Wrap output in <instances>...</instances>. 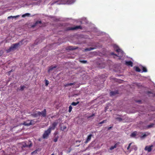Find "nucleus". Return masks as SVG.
<instances>
[{"label": "nucleus", "mask_w": 155, "mask_h": 155, "mask_svg": "<svg viewBox=\"0 0 155 155\" xmlns=\"http://www.w3.org/2000/svg\"><path fill=\"white\" fill-rule=\"evenodd\" d=\"M117 144H115L114 146H112L110 148V150H112L114 148H116L117 147Z\"/></svg>", "instance_id": "13"}, {"label": "nucleus", "mask_w": 155, "mask_h": 155, "mask_svg": "<svg viewBox=\"0 0 155 155\" xmlns=\"http://www.w3.org/2000/svg\"><path fill=\"white\" fill-rule=\"evenodd\" d=\"M67 128V127L66 126H63L61 127V129L62 130H65Z\"/></svg>", "instance_id": "24"}, {"label": "nucleus", "mask_w": 155, "mask_h": 155, "mask_svg": "<svg viewBox=\"0 0 155 155\" xmlns=\"http://www.w3.org/2000/svg\"><path fill=\"white\" fill-rule=\"evenodd\" d=\"M33 122H34V121L33 120H31L29 123H27V122H25L22 124L26 126H28L33 124H34Z\"/></svg>", "instance_id": "8"}, {"label": "nucleus", "mask_w": 155, "mask_h": 155, "mask_svg": "<svg viewBox=\"0 0 155 155\" xmlns=\"http://www.w3.org/2000/svg\"><path fill=\"white\" fill-rule=\"evenodd\" d=\"M143 72H147V69L145 67H143Z\"/></svg>", "instance_id": "25"}, {"label": "nucleus", "mask_w": 155, "mask_h": 155, "mask_svg": "<svg viewBox=\"0 0 155 155\" xmlns=\"http://www.w3.org/2000/svg\"><path fill=\"white\" fill-rule=\"evenodd\" d=\"M72 109V106H70L69 107L68 111L69 112H70L71 111Z\"/></svg>", "instance_id": "23"}, {"label": "nucleus", "mask_w": 155, "mask_h": 155, "mask_svg": "<svg viewBox=\"0 0 155 155\" xmlns=\"http://www.w3.org/2000/svg\"><path fill=\"white\" fill-rule=\"evenodd\" d=\"M58 124V122H54L49 127V128L45 131L43 135V138L44 139L47 138L51 133V130H54Z\"/></svg>", "instance_id": "1"}, {"label": "nucleus", "mask_w": 155, "mask_h": 155, "mask_svg": "<svg viewBox=\"0 0 155 155\" xmlns=\"http://www.w3.org/2000/svg\"><path fill=\"white\" fill-rule=\"evenodd\" d=\"M152 147V145H151L150 146H147L145 147V150L149 152H150L152 150L151 148Z\"/></svg>", "instance_id": "7"}, {"label": "nucleus", "mask_w": 155, "mask_h": 155, "mask_svg": "<svg viewBox=\"0 0 155 155\" xmlns=\"http://www.w3.org/2000/svg\"><path fill=\"white\" fill-rule=\"evenodd\" d=\"M48 84H49V83H48V81L46 80V83H45L46 85L47 86L48 85Z\"/></svg>", "instance_id": "30"}, {"label": "nucleus", "mask_w": 155, "mask_h": 155, "mask_svg": "<svg viewBox=\"0 0 155 155\" xmlns=\"http://www.w3.org/2000/svg\"><path fill=\"white\" fill-rule=\"evenodd\" d=\"M114 47L115 48H118V46L116 45H114Z\"/></svg>", "instance_id": "32"}, {"label": "nucleus", "mask_w": 155, "mask_h": 155, "mask_svg": "<svg viewBox=\"0 0 155 155\" xmlns=\"http://www.w3.org/2000/svg\"><path fill=\"white\" fill-rule=\"evenodd\" d=\"M80 26H76L75 27H74V28H71L70 29H71V30H75V29H77L79 28H80Z\"/></svg>", "instance_id": "21"}, {"label": "nucleus", "mask_w": 155, "mask_h": 155, "mask_svg": "<svg viewBox=\"0 0 155 155\" xmlns=\"http://www.w3.org/2000/svg\"><path fill=\"white\" fill-rule=\"evenodd\" d=\"M75 83H70L68 84H67L65 85V86L67 87L68 86H71L72 85H75Z\"/></svg>", "instance_id": "15"}, {"label": "nucleus", "mask_w": 155, "mask_h": 155, "mask_svg": "<svg viewBox=\"0 0 155 155\" xmlns=\"http://www.w3.org/2000/svg\"><path fill=\"white\" fill-rule=\"evenodd\" d=\"M56 68L55 67H51L49 68V70H48V72H50L52 70H53L54 68Z\"/></svg>", "instance_id": "18"}, {"label": "nucleus", "mask_w": 155, "mask_h": 155, "mask_svg": "<svg viewBox=\"0 0 155 155\" xmlns=\"http://www.w3.org/2000/svg\"><path fill=\"white\" fill-rule=\"evenodd\" d=\"M31 144H30V145H29L28 146V147H31Z\"/></svg>", "instance_id": "37"}, {"label": "nucleus", "mask_w": 155, "mask_h": 155, "mask_svg": "<svg viewBox=\"0 0 155 155\" xmlns=\"http://www.w3.org/2000/svg\"><path fill=\"white\" fill-rule=\"evenodd\" d=\"M80 61L81 63H83V64H85V63H87V61H85V60H83V61L80 60Z\"/></svg>", "instance_id": "20"}, {"label": "nucleus", "mask_w": 155, "mask_h": 155, "mask_svg": "<svg viewBox=\"0 0 155 155\" xmlns=\"http://www.w3.org/2000/svg\"><path fill=\"white\" fill-rule=\"evenodd\" d=\"M132 144V143H130L127 148V150H128L127 152H128V153H130L133 149H134L136 151L137 150V146L135 145L131 146Z\"/></svg>", "instance_id": "4"}, {"label": "nucleus", "mask_w": 155, "mask_h": 155, "mask_svg": "<svg viewBox=\"0 0 155 155\" xmlns=\"http://www.w3.org/2000/svg\"><path fill=\"white\" fill-rule=\"evenodd\" d=\"M92 136V134H90L89 135L86 141L85 142V143H87L88 141L90 140L91 137Z\"/></svg>", "instance_id": "10"}, {"label": "nucleus", "mask_w": 155, "mask_h": 155, "mask_svg": "<svg viewBox=\"0 0 155 155\" xmlns=\"http://www.w3.org/2000/svg\"><path fill=\"white\" fill-rule=\"evenodd\" d=\"M116 119L117 120H118L119 121H120L122 120V119L121 118H119V117L117 118Z\"/></svg>", "instance_id": "29"}, {"label": "nucleus", "mask_w": 155, "mask_h": 155, "mask_svg": "<svg viewBox=\"0 0 155 155\" xmlns=\"http://www.w3.org/2000/svg\"><path fill=\"white\" fill-rule=\"evenodd\" d=\"M112 127H110L108 128V129H110Z\"/></svg>", "instance_id": "38"}, {"label": "nucleus", "mask_w": 155, "mask_h": 155, "mask_svg": "<svg viewBox=\"0 0 155 155\" xmlns=\"http://www.w3.org/2000/svg\"><path fill=\"white\" fill-rule=\"evenodd\" d=\"M75 2L74 0H65V1H62L61 4H71Z\"/></svg>", "instance_id": "6"}, {"label": "nucleus", "mask_w": 155, "mask_h": 155, "mask_svg": "<svg viewBox=\"0 0 155 155\" xmlns=\"http://www.w3.org/2000/svg\"><path fill=\"white\" fill-rule=\"evenodd\" d=\"M25 87V86H21V90H23Z\"/></svg>", "instance_id": "28"}, {"label": "nucleus", "mask_w": 155, "mask_h": 155, "mask_svg": "<svg viewBox=\"0 0 155 155\" xmlns=\"http://www.w3.org/2000/svg\"><path fill=\"white\" fill-rule=\"evenodd\" d=\"M20 16L19 15H17L15 16H10L9 17H8V19H10L12 18H18Z\"/></svg>", "instance_id": "12"}, {"label": "nucleus", "mask_w": 155, "mask_h": 155, "mask_svg": "<svg viewBox=\"0 0 155 155\" xmlns=\"http://www.w3.org/2000/svg\"><path fill=\"white\" fill-rule=\"evenodd\" d=\"M78 102L76 103V102H73L72 103L71 105H72L75 106L76 105L78 104Z\"/></svg>", "instance_id": "22"}, {"label": "nucleus", "mask_w": 155, "mask_h": 155, "mask_svg": "<svg viewBox=\"0 0 155 155\" xmlns=\"http://www.w3.org/2000/svg\"><path fill=\"white\" fill-rule=\"evenodd\" d=\"M135 70L137 72H140V68L138 67H136L135 68Z\"/></svg>", "instance_id": "19"}, {"label": "nucleus", "mask_w": 155, "mask_h": 155, "mask_svg": "<svg viewBox=\"0 0 155 155\" xmlns=\"http://www.w3.org/2000/svg\"><path fill=\"white\" fill-rule=\"evenodd\" d=\"M46 110L45 109L44 110L41 112H36L34 113L32 115L35 117H38V116H41L42 117H45L46 115Z\"/></svg>", "instance_id": "3"}, {"label": "nucleus", "mask_w": 155, "mask_h": 155, "mask_svg": "<svg viewBox=\"0 0 155 155\" xmlns=\"http://www.w3.org/2000/svg\"><path fill=\"white\" fill-rule=\"evenodd\" d=\"M41 23V21H37V22H36V25H37L39 23L40 24Z\"/></svg>", "instance_id": "33"}, {"label": "nucleus", "mask_w": 155, "mask_h": 155, "mask_svg": "<svg viewBox=\"0 0 155 155\" xmlns=\"http://www.w3.org/2000/svg\"><path fill=\"white\" fill-rule=\"evenodd\" d=\"M93 48H86L85 49V51H90L91 50H92L93 49Z\"/></svg>", "instance_id": "26"}, {"label": "nucleus", "mask_w": 155, "mask_h": 155, "mask_svg": "<svg viewBox=\"0 0 155 155\" xmlns=\"http://www.w3.org/2000/svg\"><path fill=\"white\" fill-rule=\"evenodd\" d=\"M116 51L118 53V55L114 54L113 53H112V55H114L116 56H118L120 57H121L123 56L124 53L123 51L120 49H117L116 50Z\"/></svg>", "instance_id": "5"}, {"label": "nucleus", "mask_w": 155, "mask_h": 155, "mask_svg": "<svg viewBox=\"0 0 155 155\" xmlns=\"http://www.w3.org/2000/svg\"><path fill=\"white\" fill-rule=\"evenodd\" d=\"M59 136H55L54 139L53 140V141L54 142H56L57 141L58 139L59 138Z\"/></svg>", "instance_id": "14"}, {"label": "nucleus", "mask_w": 155, "mask_h": 155, "mask_svg": "<svg viewBox=\"0 0 155 155\" xmlns=\"http://www.w3.org/2000/svg\"><path fill=\"white\" fill-rule=\"evenodd\" d=\"M51 155H54V153H52Z\"/></svg>", "instance_id": "39"}, {"label": "nucleus", "mask_w": 155, "mask_h": 155, "mask_svg": "<svg viewBox=\"0 0 155 155\" xmlns=\"http://www.w3.org/2000/svg\"><path fill=\"white\" fill-rule=\"evenodd\" d=\"M137 133L136 132L132 133L131 135V136L132 137H135L137 135Z\"/></svg>", "instance_id": "16"}, {"label": "nucleus", "mask_w": 155, "mask_h": 155, "mask_svg": "<svg viewBox=\"0 0 155 155\" xmlns=\"http://www.w3.org/2000/svg\"><path fill=\"white\" fill-rule=\"evenodd\" d=\"M106 122V120H104L102 121H101V122H100L99 124H103V123H105Z\"/></svg>", "instance_id": "27"}, {"label": "nucleus", "mask_w": 155, "mask_h": 155, "mask_svg": "<svg viewBox=\"0 0 155 155\" xmlns=\"http://www.w3.org/2000/svg\"><path fill=\"white\" fill-rule=\"evenodd\" d=\"M23 41H22L21 42L13 44L8 49L6 50V52L7 53H8L11 51H14L18 47L19 45L24 44V43H22V42H23Z\"/></svg>", "instance_id": "2"}, {"label": "nucleus", "mask_w": 155, "mask_h": 155, "mask_svg": "<svg viewBox=\"0 0 155 155\" xmlns=\"http://www.w3.org/2000/svg\"><path fill=\"white\" fill-rule=\"evenodd\" d=\"M149 134L148 133H146L144 134H143L142 136H140V137L141 138H144L146 137Z\"/></svg>", "instance_id": "11"}, {"label": "nucleus", "mask_w": 155, "mask_h": 155, "mask_svg": "<svg viewBox=\"0 0 155 155\" xmlns=\"http://www.w3.org/2000/svg\"><path fill=\"white\" fill-rule=\"evenodd\" d=\"M37 153V151L36 150H35L33 151V152H32L31 153L33 154V153Z\"/></svg>", "instance_id": "31"}, {"label": "nucleus", "mask_w": 155, "mask_h": 155, "mask_svg": "<svg viewBox=\"0 0 155 155\" xmlns=\"http://www.w3.org/2000/svg\"><path fill=\"white\" fill-rule=\"evenodd\" d=\"M94 116V114H93L91 115V116H89V117H88V118H91V117H92Z\"/></svg>", "instance_id": "35"}, {"label": "nucleus", "mask_w": 155, "mask_h": 155, "mask_svg": "<svg viewBox=\"0 0 155 155\" xmlns=\"http://www.w3.org/2000/svg\"><path fill=\"white\" fill-rule=\"evenodd\" d=\"M125 64L128 66H130L131 67L133 66V63L130 61H126L125 62Z\"/></svg>", "instance_id": "9"}, {"label": "nucleus", "mask_w": 155, "mask_h": 155, "mask_svg": "<svg viewBox=\"0 0 155 155\" xmlns=\"http://www.w3.org/2000/svg\"><path fill=\"white\" fill-rule=\"evenodd\" d=\"M113 92H110V94L111 95H113Z\"/></svg>", "instance_id": "36"}, {"label": "nucleus", "mask_w": 155, "mask_h": 155, "mask_svg": "<svg viewBox=\"0 0 155 155\" xmlns=\"http://www.w3.org/2000/svg\"><path fill=\"white\" fill-rule=\"evenodd\" d=\"M30 14L29 13H25L23 15H22V17H25L26 16H29V15H30Z\"/></svg>", "instance_id": "17"}, {"label": "nucleus", "mask_w": 155, "mask_h": 155, "mask_svg": "<svg viewBox=\"0 0 155 155\" xmlns=\"http://www.w3.org/2000/svg\"><path fill=\"white\" fill-rule=\"evenodd\" d=\"M153 125H154V124H152L149 125L148 126V127H153Z\"/></svg>", "instance_id": "34"}]
</instances>
